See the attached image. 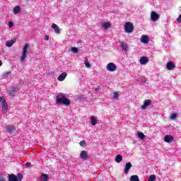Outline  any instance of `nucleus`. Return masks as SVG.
<instances>
[{"instance_id": "f257e3e1", "label": "nucleus", "mask_w": 181, "mask_h": 181, "mask_svg": "<svg viewBox=\"0 0 181 181\" xmlns=\"http://www.w3.org/2000/svg\"><path fill=\"white\" fill-rule=\"evenodd\" d=\"M56 103L57 104H60L62 105H65V107H69L70 105L71 102L70 100H69L66 96H64V94L60 93H59L56 97Z\"/></svg>"}, {"instance_id": "f03ea898", "label": "nucleus", "mask_w": 181, "mask_h": 181, "mask_svg": "<svg viewBox=\"0 0 181 181\" xmlns=\"http://www.w3.org/2000/svg\"><path fill=\"white\" fill-rule=\"evenodd\" d=\"M124 31L126 33H132V32H134V24L131 22L125 23Z\"/></svg>"}, {"instance_id": "7ed1b4c3", "label": "nucleus", "mask_w": 181, "mask_h": 181, "mask_svg": "<svg viewBox=\"0 0 181 181\" xmlns=\"http://www.w3.org/2000/svg\"><path fill=\"white\" fill-rule=\"evenodd\" d=\"M28 47H29V44L25 43L23 48V54L21 57V62H25L26 60V53L28 52Z\"/></svg>"}, {"instance_id": "20e7f679", "label": "nucleus", "mask_w": 181, "mask_h": 181, "mask_svg": "<svg viewBox=\"0 0 181 181\" xmlns=\"http://www.w3.org/2000/svg\"><path fill=\"white\" fill-rule=\"evenodd\" d=\"M106 69L107 71H115L117 70V65L112 62H110L107 64Z\"/></svg>"}, {"instance_id": "39448f33", "label": "nucleus", "mask_w": 181, "mask_h": 181, "mask_svg": "<svg viewBox=\"0 0 181 181\" xmlns=\"http://www.w3.org/2000/svg\"><path fill=\"white\" fill-rule=\"evenodd\" d=\"M160 18V16L158 14L156 11H151V19L153 22H156Z\"/></svg>"}, {"instance_id": "423d86ee", "label": "nucleus", "mask_w": 181, "mask_h": 181, "mask_svg": "<svg viewBox=\"0 0 181 181\" xmlns=\"http://www.w3.org/2000/svg\"><path fill=\"white\" fill-rule=\"evenodd\" d=\"M151 104H152V101L149 99H146L144 101L143 105H141L140 108L142 110H146V108H148V107H149V105H151Z\"/></svg>"}, {"instance_id": "0eeeda50", "label": "nucleus", "mask_w": 181, "mask_h": 181, "mask_svg": "<svg viewBox=\"0 0 181 181\" xmlns=\"http://www.w3.org/2000/svg\"><path fill=\"white\" fill-rule=\"evenodd\" d=\"M1 107L4 114H6L8 112V103H6V100H3Z\"/></svg>"}, {"instance_id": "6e6552de", "label": "nucleus", "mask_w": 181, "mask_h": 181, "mask_svg": "<svg viewBox=\"0 0 181 181\" xmlns=\"http://www.w3.org/2000/svg\"><path fill=\"white\" fill-rule=\"evenodd\" d=\"M6 131L12 134V132H15V131H16V128L13 125L8 124L6 126Z\"/></svg>"}, {"instance_id": "1a4fd4ad", "label": "nucleus", "mask_w": 181, "mask_h": 181, "mask_svg": "<svg viewBox=\"0 0 181 181\" xmlns=\"http://www.w3.org/2000/svg\"><path fill=\"white\" fill-rule=\"evenodd\" d=\"M166 68L168 70H175V69H176V65H175L174 62H169L166 64Z\"/></svg>"}, {"instance_id": "9d476101", "label": "nucleus", "mask_w": 181, "mask_h": 181, "mask_svg": "<svg viewBox=\"0 0 181 181\" xmlns=\"http://www.w3.org/2000/svg\"><path fill=\"white\" fill-rule=\"evenodd\" d=\"M132 168V163H127L126 165L124 167V173L125 175H128L129 173V170Z\"/></svg>"}, {"instance_id": "9b49d317", "label": "nucleus", "mask_w": 181, "mask_h": 181, "mask_svg": "<svg viewBox=\"0 0 181 181\" xmlns=\"http://www.w3.org/2000/svg\"><path fill=\"white\" fill-rule=\"evenodd\" d=\"M139 62L142 65H145L147 63H149V59L147 58V57H141L140 58Z\"/></svg>"}, {"instance_id": "f8f14e48", "label": "nucleus", "mask_w": 181, "mask_h": 181, "mask_svg": "<svg viewBox=\"0 0 181 181\" xmlns=\"http://www.w3.org/2000/svg\"><path fill=\"white\" fill-rule=\"evenodd\" d=\"M164 141L167 142V144H170V142L174 141L173 136L172 135H167L164 137Z\"/></svg>"}, {"instance_id": "ddd939ff", "label": "nucleus", "mask_w": 181, "mask_h": 181, "mask_svg": "<svg viewBox=\"0 0 181 181\" xmlns=\"http://www.w3.org/2000/svg\"><path fill=\"white\" fill-rule=\"evenodd\" d=\"M67 77V73L63 72L60 76H58V81H64V79Z\"/></svg>"}, {"instance_id": "4468645a", "label": "nucleus", "mask_w": 181, "mask_h": 181, "mask_svg": "<svg viewBox=\"0 0 181 181\" xmlns=\"http://www.w3.org/2000/svg\"><path fill=\"white\" fill-rule=\"evenodd\" d=\"M51 28L55 30V33L60 35V28L57 25L52 23Z\"/></svg>"}, {"instance_id": "2eb2a0df", "label": "nucleus", "mask_w": 181, "mask_h": 181, "mask_svg": "<svg viewBox=\"0 0 181 181\" xmlns=\"http://www.w3.org/2000/svg\"><path fill=\"white\" fill-rule=\"evenodd\" d=\"M80 158L81 159H87V158H88L87 151H82L80 153Z\"/></svg>"}, {"instance_id": "dca6fc26", "label": "nucleus", "mask_w": 181, "mask_h": 181, "mask_svg": "<svg viewBox=\"0 0 181 181\" xmlns=\"http://www.w3.org/2000/svg\"><path fill=\"white\" fill-rule=\"evenodd\" d=\"M120 46L123 52H128V44L125 42H121Z\"/></svg>"}, {"instance_id": "f3484780", "label": "nucleus", "mask_w": 181, "mask_h": 181, "mask_svg": "<svg viewBox=\"0 0 181 181\" xmlns=\"http://www.w3.org/2000/svg\"><path fill=\"white\" fill-rule=\"evenodd\" d=\"M141 42L142 43L146 44L149 42V37H148L147 35H142L141 39Z\"/></svg>"}, {"instance_id": "a211bd4d", "label": "nucleus", "mask_w": 181, "mask_h": 181, "mask_svg": "<svg viewBox=\"0 0 181 181\" xmlns=\"http://www.w3.org/2000/svg\"><path fill=\"white\" fill-rule=\"evenodd\" d=\"M19 12H21V6H16L13 8V13H14V15H18V13H19Z\"/></svg>"}, {"instance_id": "6ab92c4d", "label": "nucleus", "mask_w": 181, "mask_h": 181, "mask_svg": "<svg viewBox=\"0 0 181 181\" xmlns=\"http://www.w3.org/2000/svg\"><path fill=\"white\" fill-rule=\"evenodd\" d=\"M115 162H117V163H121V162H122V156L119 154L117 155L115 157Z\"/></svg>"}, {"instance_id": "aec40b11", "label": "nucleus", "mask_w": 181, "mask_h": 181, "mask_svg": "<svg viewBox=\"0 0 181 181\" xmlns=\"http://www.w3.org/2000/svg\"><path fill=\"white\" fill-rule=\"evenodd\" d=\"M40 180L41 181H47L49 180V175L47 174H42L40 177Z\"/></svg>"}, {"instance_id": "412c9836", "label": "nucleus", "mask_w": 181, "mask_h": 181, "mask_svg": "<svg viewBox=\"0 0 181 181\" xmlns=\"http://www.w3.org/2000/svg\"><path fill=\"white\" fill-rule=\"evenodd\" d=\"M90 124L93 126L97 125V119L94 116L90 117Z\"/></svg>"}, {"instance_id": "4be33fe9", "label": "nucleus", "mask_w": 181, "mask_h": 181, "mask_svg": "<svg viewBox=\"0 0 181 181\" xmlns=\"http://www.w3.org/2000/svg\"><path fill=\"white\" fill-rule=\"evenodd\" d=\"M13 43H15V41H13V40L6 41V46H7V47H12Z\"/></svg>"}, {"instance_id": "5701e85b", "label": "nucleus", "mask_w": 181, "mask_h": 181, "mask_svg": "<svg viewBox=\"0 0 181 181\" xmlns=\"http://www.w3.org/2000/svg\"><path fill=\"white\" fill-rule=\"evenodd\" d=\"M102 28L103 29H110V28H111V23H104L102 25Z\"/></svg>"}, {"instance_id": "b1692460", "label": "nucleus", "mask_w": 181, "mask_h": 181, "mask_svg": "<svg viewBox=\"0 0 181 181\" xmlns=\"http://www.w3.org/2000/svg\"><path fill=\"white\" fill-rule=\"evenodd\" d=\"M70 52H72L74 54H78V48L74 47L69 49Z\"/></svg>"}, {"instance_id": "393cba45", "label": "nucleus", "mask_w": 181, "mask_h": 181, "mask_svg": "<svg viewBox=\"0 0 181 181\" xmlns=\"http://www.w3.org/2000/svg\"><path fill=\"white\" fill-rule=\"evenodd\" d=\"M130 181H141V180H139V177H138V175H132L130 177Z\"/></svg>"}, {"instance_id": "a878e982", "label": "nucleus", "mask_w": 181, "mask_h": 181, "mask_svg": "<svg viewBox=\"0 0 181 181\" xmlns=\"http://www.w3.org/2000/svg\"><path fill=\"white\" fill-rule=\"evenodd\" d=\"M85 66L87 69H91V64H90L88 59H85Z\"/></svg>"}, {"instance_id": "bb28decb", "label": "nucleus", "mask_w": 181, "mask_h": 181, "mask_svg": "<svg viewBox=\"0 0 181 181\" xmlns=\"http://www.w3.org/2000/svg\"><path fill=\"white\" fill-rule=\"evenodd\" d=\"M137 135H138V136H139V138L140 139H145V134H144V133H142V132H139L138 134H137Z\"/></svg>"}, {"instance_id": "cd10ccee", "label": "nucleus", "mask_w": 181, "mask_h": 181, "mask_svg": "<svg viewBox=\"0 0 181 181\" xmlns=\"http://www.w3.org/2000/svg\"><path fill=\"white\" fill-rule=\"evenodd\" d=\"M79 145L80 146H83V148H86V146H87V143L86 142V141L83 140L80 141Z\"/></svg>"}, {"instance_id": "c85d7f7f", "label": "nucleus", "mask_w": 181, "mask_h": 181, "mask_svg": "<svg viewBox=\"0 0 181 181\" xmlns=\"http://www.w3.org/2000/svg\"><path fill=\"white\" fill-rule=\"evenodd\" d=\"M155 180H156V175H150L148 178V181H155Z\"/></svg>"}, {"instance_id": "c756f323", "label": "nucleus", "mask_w": 181, "mask_h": 181, "mask_svg": "<svg viewBox=\"0 0 181 181\" xmlns=\"http://www.w3.org/2000/svg\"><path fill=\"white\" fill-rule=\"evenodd\" d=\"M175 118H177V114L173 113L170 115V119H175Z\"/></svg>"}, {"instance_id": "7c9ffc66", "label": "nucleus", "mask_w": 181, "mask_h": 181, "mask_svg": "<svg viewBox=\"0 0 181 181\" xmlns=\"http://www.w3.org/2000/svg\"><path fill=\"white\" fill-rule=\"evenodd\" d=\"M113 98L118 100V92L113 93Z\"/></svg>"}, {"instance_id": "2f4dec72", "label": "nucleus", "mask_w": 181, "mask_h": 181, "mask_svg": "<svg viewBox=\"0 0 181 181\" xmlns=\"http://www.w3.org/2000/svg\"><path fill=\"white\" fill-rule=\"evenodd\" d=\"M25 166H26V168H29L30 166V168H32V166H33V165H32V163H30V162H28L25 163Z\"/></svg>"}, {"instance_id": "473e14b6", "label": "nucleus", "mask_w": 181, "mask_h": 181, "mask_svg": "<svg viewBox=\"0 0 181 181\" xmlns=\"http://www.w3.org/2000/svg\"><path fill=\"white\" fill-rule=\"evenodd\" d=\"M9 94L10 95H15V89L10 90Z\"/></svg>"}, {"instance_id": "72a5a7b5", "label": "nucleus", "mask_w": 181, "mask_h": 181, "mask_svg": "<svg viewBox=\"0 0 181 181\" xmlns=\"http://www.w3.org/2000/svg\"><path fill=\"white\" fill-rule=\"evenodd\" d=\"M8 26H9V28H12L13 26V22L9 21Z\"/></svg>"}, {"instance_id": "f704fd0d", "label": "nucleus", "mask_w": 181, "mask_h": 181, "mask_svg": "<svg viewBox=\"0 0 181 181\" xmlns=\"http://www.w3.org/2000/svg\"><path fill=\"white\" fill-rule=\"evenodd\" d=\"M177 22H178V23L181 22V15H180L177 18Z\"/></svg>"}, {"instance_id": "c9c22d12", "label": "nucleus", "mask_w": 181, "mask_h": 181, "mask_svg": "<svg viewBox=\"0 0 181 181\" xmlns=\"http://www.w3.org/2000/svg\"><path fill=\"white\" fill-rule=\"evenodd\" d=\"M11 73V71H6L4 73V76H6V77H8V76H9V74Z\"/></svg>"}, {"instance_id": "e433bc0d", "label": "nucleus", "mask_w": 181, "mask_h": 181, "mask_svg": "<svg viewBox=\"0 0 181 181\" xmlns=\"http://www.w3.org/2000/svg\"><path fill=\"white\" fill-rule=\"evenodd\" d=\"M4 100H5V98H4V97L0 96V103H1V104H2V101H4Z\"/></svg>"}, {"instance_id": "4c0bfd02", "label": "nucleus", "mask_w": 181, "mask_h": 181, "mask_svg": "<svg viewBox=\"0 0 181 181\" xmlns=\"http://www.w3.org/2000/svg\"><path fill=\"white\" fill-rule=\"evenodd\" d=\"M4 180H6L5 177L0 176V181H4Z\"/></svg>"}, {"instance_id": "58836bf2", "label": "nucleus", "mask_w": 181, "mask_h": 181, "mask_svg": "<svg viewBox=\"0 0 181 181\" xmlns=\"http://www.w3.org/2000/svg\"><path fill=\"white\" fill-rule=\"evenodd\" d=\"M45 40H49V35H45Z\"/></svg>"}, {"instance_id": "ea45409f", "label": "nucleus", "mask_w": 181, "mask_h": 181, "mask_svg": "<svg viewBox=\"0 0 181 181\" xmlns=\"http://www.w3.org/2000/svg\"><path fill=\"white\" fill-rule=\"evenodd\" d=\"M1 66H2V61L1 60H0V67H1Z\"/></svg>"}]
</instances>
